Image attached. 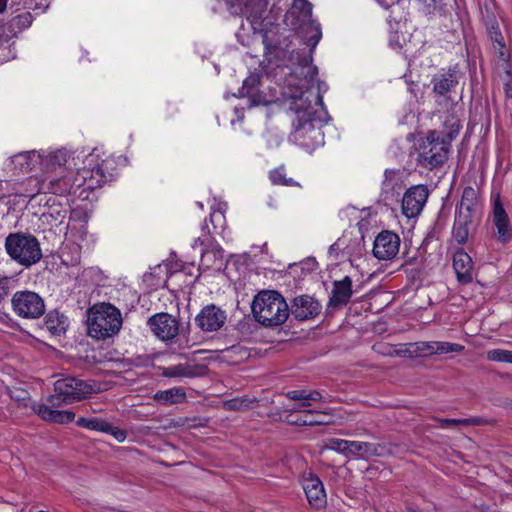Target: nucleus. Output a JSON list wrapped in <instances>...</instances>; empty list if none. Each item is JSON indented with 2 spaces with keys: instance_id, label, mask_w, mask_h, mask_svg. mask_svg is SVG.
Returning a JSON list of instances; mask_svg holds the SVG:
<instances>
[{
  "instance_id": "nucleus-1",
  "label": "nucleus",
  "mask_w": 512,
  "mask_h": 512,
  "mask_svg": "<svg viewBox=\"0 0 512 512\" xmlns=\"http://www.w3.org/2000/svg\"><path fill=\"white\" fill-rule=\"evenodd\" d=\"M312 8L308 0H293L285 16L287 25L298 31L309 52L297 54L296 61L292 55V65L278 66L273 74H250L239 90V96L247 98L250 107L278 101L288 105L295 114L292 136L306 148L324 144L322 127L330 120L323 103L328 86L317 80L318 69L312 64V54L322 38L320 23L312 19Z\"/></svg>"
},
{
  "instance_id": "nucleus-2",
  "label": "nucleus",
  "mask_w": 512,
  "mask_h": 512,
  "mask_svg": "<svg viewBox=\"0 0 512 512\" xmlns=\"http://www.w3.org/2000/svg\"><path fill=\"white\" fill-rule=\"evenodd\" d=\"M116 159L106 155L102 148L90 153L73 156L67 154V161L57 166L56 174L45 181L50 193L63 196L73 195L80 200H89L91 193L110 181L116 167Z\"/></svg>"
},
{
  "instance_id": "nucleus-3",
  "label": "nucleus",
  "mask_w": 512,
  "mask_h": 512,
  "mask_svg": "<svg viewBox=\"0 0 512 512\" xmlns=\"http://www.w3.org/2000/svg\"><path fill=\"white\" fill-rule=\"evenodd\" d=\"M95 381H86L76 377H64L54 383L55 394L50 395L46 403L33 405V411L43 420L58 424L70 423L75 414L69 410H59L62 403H73L100 392Z\"/></svg>"
},
{
  "instance_id": "nucleus-4",
  "label": "nucleus",
  "mask_w": 512,
  "mask_h": 512,
  "mask_svg": "<svg viewBox=\"0 0 512 512\" xmlns=\"http://www.w3.org/2000/svg\"><path fill=\"white\" fill-rule=\"evenodd\" d=\"M67 161V150H31L17 153L9 158L10 165L20 173L41 171L50 173Z\"/></svg>"
},
{
  "instance_id": "nucleus-5",
  "label": "nucleus",
  "mask_w": 512,
  "mask_h": 512,
  "mask_svg": "<svg viewBox=\"0 0 512 512\" xmlns=\"http://www.w3.org/2000/svg\"><path fill=\"white\" fill-rule=\"evenodd\" d=\"M255 319L264 326L274 327L283 324L289 316V307L284 297L272 290L259 292L252 302Z\"/></svg>"
},
{
  "instance_id": "nucleus-6",
  "label": "nucleus",
  "mask_w": 512,
  "mask_h": 512,
  "mask_svg": "<svg viewBox=\"0 0 512 512\" xmlns=\"http://www.w3.org/2000/svg\"><path fill=\"white\" fill-rule=\"evenodd\" d=\"M88 334L95 339L105 340L118 334L122 327V315L110 303H97L88 309Z\"/></svg>"
},
{
  "instance_id": "nucleus-7",
  "label": "nucleus",
  "mask_w": 512,
  "mask_h": 512,
  "mask_svg": "<svg viewBox=\"0 0 512 512\" xmlns=\"http://www.w3.org/2000/svg\"><path fill=\"white\" fill-rule=\"evenodd\" d=\"M450 144L443 131H429L416 142L418 164L428 169L441 166L448 158Z\"/></svg>"
},
{
  "instance_id": "nucleus-8",
  "label": "nucleus",
  "mask_w": 512,
  "mask_h": 512,
  "mask_svg": "<svg viewBox=\"0 0 512 512\" xmlns=\"http://www.w3.org/2000/svg\"><path fill=\"white\" fill-rule=\"evenodd\" d=\"M5 249L14 261L26 267L37 263L42 257L38 240L28 234H9L5 239Z\"/></svg>"
},
{
  "instance_id": "nucleus-9",
  "label": "nucleus",
  "mask_w": 512,
  "mask_h": 512,
  "mask_svg": "<svg viewBox=\"0 0 512 512\" xmlns=\"http://www.w3.org/2000/svg\"><path fill=\"white\" fill-rule=\"evenodd\" d=\"M11 305L14 313L24 319H37L45 313V303L42 297L29 290L17 291Z\"/></svg>"
},
{
  "instance_id": "nucleus-10",
  "label": "nucleus",
  "mask_w": 512,
  "mask_h": 512,
  "mask_svg": "<svg viewBox=\"0 0 512 512\" xmlns=\"http://www.w3.org/2000/svg\"><path fill=\"white\" fill-rule=\"evenodd\" d=\"M47 210L42 214L44 220L51 226L59 228L60 232L68 233L70 229L71 207L69 200L51 197L47 201Z\"/></svg>"
},
{
  "instance_id": "nucleus-11",
  "label": "nucleus",
  "mask_w": 512,
  "mask_h": 512,
  "mask_svg": "<svg viewBox=\"0 0 512 512\" xmlns=\"http://www.w3.org/2000/svg\"><path fill=\"white\" fill-rule=\"evenodd\" d=\"M491 220L497 231V239L508 243L512 239V224L499 194L492 197Z\"/></svg>"
},
{
  "instance_id": "nucleus-12",
  "label": "nucleus",
  "mask_w": 512,
  "mask_h": 512,
  "mask_svg": "<svg viewBox=\"0 0 512 512\" xmlns=\"http://www.w3.org/2000/svg\"><path fill=\"white\" fill-rule=\"evenodd\" d=\"M429 191L427 186L419 184L411 186L402 198V213L407 218L417 217L423 210Z\"/></svg>"
},
{
  "instance_id": "nucleus-13",
  "label": "nucleus",
  "mask_w": 512,
  "mask_h": 512,
  "mask_svg": "<svg viewBox=\"0 0 512 512\" xmlns=\"http://www.w3.org/2000/svg\"><path fill=\"white\" fill-rule=\"evenodd\" d=\"M268 0H246L243 13L254 32H263L272 24L268 15Z\"/></svg>"
},
{
  "instance_id": "nucleus-14",
  "label": "nucleus",
  "mask_w": 512,
  "mask_h": 512,
  "mask_svg": "<svg viewBox=\"0 0 512 512\" xmlns=\"http://www.w3.org/2000/svg\"><path fill=\"white\" fill-rule=\"evenodd\" d=\"M227 319L226 312L221 308L210 304L203 307L195 317V324L204 332L218 331L223 327Z\"/></svg>"
},
{
  "instance_id": "nucleus-15",
  "label": "nucleus",
  "mask_w": 512,
  "mask_h": 512,
  "mask_svg": "<svg viewBox=\"0 0 512 512\" xmlns=\"http://www.w3.org/2000/svg\"><path fill=\"white\" fill-rule=\"evenodd\" d=\"M399 248V236L392 231L385 230L375 238L373 254L379 260H390L398 254Z\"/></svg>"
},
{
  "instance_id": "nucleus-16",
  "label": "nucleus",
  "mask_w": 512,
  "mask_h": 512,
  "mask_svg": "<svg viewBox=\"0 0 512 512\" xmlns=\"http://www.w3.org/2000/svg\"><path fill=\"white\" fill-rule=\"evenodd\" d=\"M148 326L159 339L169 341L179 330L177 320L168 313H158L148 319Z\"/></svg>"
},
{
  "instance_id": "nucleus-17",
  "label": "nucleus",
  "mask_w": 512,
  "mask_h": 512,
  "mask_svg": "<svg viewBox=\"0 0 512 512\" xmlns=\"http://www.w3.org/2000/svg\"><path fill=\"white\" fill-rule=\"evenodd\" d=\"M286 397L295 401V404L288 408L291 413H302L303 415L307 413V416L316 413V410L309 409V407L322 400L320 392L309 390H291L286 393Z\"/></svg>"
},
{
  "instance_id": "nucleus-18",
  "label": "nucleus",
  "mask_w": 512,
  "mask_h": 512,
  "mask_svg": "<svg viewBox=\"0 0 512 512\" xmlns=\"http://www.w3.org/2000/svg\"><path fill=\"white\" fill-rule=\"evenodd\" d=\"M407 173L400 169H386L381 194L384 200L395 199L406 185Z\"/></svg>"
},
{
  "instance_id": "nucleus-19",
  "label": "nucleus",
  "mask_w": 512,
  "mask_h": 512,
  "mask_svg": "<svg viewBox=\"0 0 512 512\" xmlns=\"http://www.w3.org/2000/svg\"><path fill=\"white\" fill-rule=\"evenodd\" d=\"M302 486L309 504L313 508H322L326 505L324 485L318 476L309 474L304 477Z\"/></svg>"
},
{
  "instance_id": "nucleus-20",
  "label": "nucleus",
  "mask_w": 512,
  "mask_h": 512,
  "mask_svg": "<svg viewBox=\"0 0 512 512\" xmlns=\"http://www.w3.org/2000/svg\"><path fill=\"white\" fill-rule=\"evenodd\" d=\"M478 204V193L471 186L464 188L460 205L457 208V222L460 224H469L472 222L474 212Z\"/></svg>"
},
{
  "instance_id": "nucleus-21",
  "label": "nucleus",
  "mask_w": 512,
  "mask_h": 512,
  "mask_svg": "<svg viewBox=\"0 0 512 512\" xmlns=\"http://www.w3.org/2000/svg\"><path fill=\"white\" fill-rule=\"evenodd\" d=\"M453 268L460 283L467 284L473 280V261L465 251L457 250L454 253Z\"/></svg>"
},
{
  "instance_id": "nucleus-22",
  "label": "nucleus",
  "mask_w": 512,
  "mask_h": 512,
  "mask_svg": "<svg viewBox=\"0 0 512 512\" xmlns=\"http://www.w3.org/2000/svg\"><path fill=\"white\" fill-rule=\"evenodd\" d=\"M319 303L310 296H299L293 301L292 315L298 320H306L318 314Z\"/></svg>"
},
{
  "instance_id": "nucleus-23",
  "label": "nucleus",
  "mask_w": 512,
  "mask_h": 512,
  "mask_svg": "<svg viewBox=\"0 0 512 512\" xmlns=\"http://www.w3.org/2000/svg\"><path fill=\"white\" fill-rule=\"evenodd\" d=\"M210 208V222L213 225L215 233L220 235L224 240H230L229 235L225 232V212L227 210V204L214 198L213 202L210 204Z\"/></svg>"
},
{
  "instance_id": "nucleus-24",
  "label": "nucleus",
  "mask_w": 512,
  "mask_h": 512,
  "mask_svg": "<svg viewBox=\"0 0 512 512\" xmlns=\"http://www.w3.org/2000/svg\"><path fill=\"white\" fill-rule=\"evenodd\" d=\"M224 264V251L218 244H211L208 248L201 250V261L199 268L202 270H219Z\"/></svg>"
},
{
  "instance_id": "nucleus-25",
  "label": "nucleus",
  "mask_w": 512,
  "mask_h": 512,
  "mask_svg": "<svg viewBox=\"0 0 512 512\" xmlns=\"http://www.w3.org/2000/svg\"><path fill=\"white\" fill-rule=\"evenodd\" d=\"M15 37L16 34L10 25H0V64L15 58Z\"/></svg>"
},
{
  "instance_id": "nucleus-26",
  "label": "nucleus",
  "mask_w": 512,
  "mask_h": 512,
  "mask_svg": "<svg viewBox=\"0 0 512 512\" xmlns=\"http://www.w3.org/2000/svg\"><path fill=\"white\" fill-rule=\"evenodd\" d=\"M433 90L439 95H445L458 84V72L456 69H449L439 73L432 79Z\"/></svg>"
},
{
  "instance_id": "nucleus-27",
  "label": "nucleus",
  "mask_w": 512,
  "mask_h": 512,
  "mask_svg": "<svg viewBox=\"0 0 512 512\" xmlns=\"http://www.w3.org/2000/svg\"><path fill=\"white\" fill-rule=\"evenodd\" d=\"M406 357H428L435 355V341H420L405 344Z\"/></svg>"
},
{
  "instance_id": "nucleus-28",
  "label": "nucleus",
  "mask_w": 512,
  "mask_h": 512,
  "mask_svg": "<svg viewBox=\"0 0 512 512\" xmlns=\"http://www.w3.org/2000/svg\"><path fill=\"white\" fill-rule=\"evenodd\" d=\"M46 328L54 335L64 333L68 327V319L58 311H51L45 318Z\"/></svg>"
},
{
  "instance_id": "nucleus-29",
  "label": "nucleus",
  "mask_w": 512,
  "mask_h": 512,
  "mask_svg": "<svg viewBox=\"0 0 512 512\" xmlns=\"http://www.w3.org/2000/svg\"><path fill=\"white\" fill-rule=\"evenodd\" d=\"M351 295V280L349 277L346 276L343 280L334 283L332 301L335 304H346Z\"/></svg>"
},
{
  "instance_id": "nucleus-30",
  "label": "nucleus",
  "mask_w": 512,
  "mask_h": 512,
  "mask_svg": "<svg viewBox=\"0 0 512 512\" xmlns=\"http://www.w3.org/2000/svg\"><path fill=\"white\" fill-rule=\"evenodd\" d=\"M185 397L186 394L183 389L174 387L167 390L158 391L155 394L154 399L160 404L168 405L182 402Z\"/></svg>"
},
{
  "instance_id": "nucleus-31",
  "label": "nucleus",
  "mask_w": 512,
  "mask_h": 512,
  "mask_svg": "<svg viewBox=\"0 0 512 512\" xmlns=\"http://www.w3.org/2000/svg\"><path fill=\"white\" fill-rule=\"evenodd\" d=\"M76 424L79 427H82V428H85L88 430L106 433L107 429L109 428L110 422H108L105 419L97 418V417H92V418L80 417L76 421Z\"/></svg>"
},
{
  "instance_id": "nucleus-32",
  "label": "nucleus",
  "mask_w": 512,
  "mask_h": 512,
  "mask_svg": "<svg viewBox=\"0 0 512 512\" xmlns=\"http://www.w3.org/2000/svg\"><path fill=\"white\" fill-rule=\"evenodd\" d=\"M441 131L444 132L445 139L451 143L460 131L459 118L454 114H448L443 122V129Z\"/></svg>"
},
{
  "instance_id": "nucleus-33",
  "label": "nucleus",
  "mask_w": 512,
  "mask_h": 512,
  "mask_svg": "<svg viewBox=\"0 0 512 512\" xmlns=\"http://www.w3.org/2000/svg\"><path fill=\"white\" fill-rule=\"evenodd\" d=\"M375 352L382 354L384 356H402L406 357L403 353L405 351V344L400 345L399 348H396L388 343H377L373 346Z\"/></svg>"
},
{
  "instance_id": "nucleus-34",
  "label": "nucleus",
  "mask_w": 512,
  "mask_h": 512,
  "mask_svg": "<svg viewBox=\"0 0 512 512\" xmlns=\"http://www.w3.org/2000/svg\"><path fill=\"white\" fill-rule=\"evenodd\" d=\"M464 346L458 343L446 341H435V355H443L448 353H461Z\"/></svg>"
},
{
  "instance_id": "nucleus-35",
  "label": "nucleus",
  "mask_w": 512,
  "mask_h": 512,
  "mask_svg": "<svg viewBox=\"0 0 512 512\" xmlns=\"http://www.w3.org/2000/svg\"><path fill=\"white\" fill-rule=\"evenodd\" d=\"M489 361L512 364V351L506 349H492L487 351Z\"/></svg>"
},
{
  "instance_id": "nucleus-36",
  "label": "nucleus",
  "mask_w": 512,
  "mask_h": 512,
  "mask_svg": "<svg viewBox=\"0 0 512 512\" xmlns=\"http://www.w3.org/2000/svg\"><path fill=\"white\" fill-rule=\"evenodd\" d=\"M323 413L316 411L313 415H308L307 413L299 417L298 419L291 420L292 423L296 425H303V426H313V425H322L326 422L320 418Z\"/></svg>"
},
{
  "instance_id": "nucleus-37",
  "label": "nucleus",
  "mask_w": 512,
  "mask_h": 512,
  "mask_svg": "<svg viewBox=\"0 0 512 512\" xmlns=\"http://www.w3.org/2000/svg\"><path fill=\"white\" fill-rule=\"evenodd\" d=\"M269 178L275 185L293 186L296 183L292 178H287L283 168H277L270 172Z\"/></svg>"
},
{
  "instance_id": "nucleus-38",
  "label": "nucleus",
  "mask_w": 512,
  "mask_h": 512,
  "mask_svg": "<svg viewBox=\"0 0 512 512\" xmlns=\"http://www.w3.org/2000/svg\"><path fill=\"white\" fill-rule=\"evenodd\" d=\"M201 236L194 239V241L191 244V247L193 249H196L197 247H201L202 249L208 248L211 245V235L208 228V225L206 222L201 227Z\"/></svg>"
},
{
  "instance_id": "nucleus-39",
  "label": "nucleus",
  "mask_w": 512,
  "mask_h": 512,
  "mask_svg": "<svg viewBox=\"0 0 512 512\" xmlns=\"http://www.w3.org/2000/svg\"><path fill=\"white\" fill-rule=\"evenodd\" d=\"M368 444L360 441L347 440V455L346 456H362L367 453Z\"/></svg>"
},
{
  "instance_id": "nucleus-40",
  "label": "nucleus",
  "mask_w": 512,
  "mask_h": 512,
  "mask_svg": "<svg viewBox=\"0 0 512 512\" xmlns=\"http://www.w3.org/2000/svg\"><path fill=\"white\" fill-rule=\"evenodd\" d=\"M325 448L328 450H333L338 453L347 455V440L344 439H329L327 443L325 444Z\"/></svg>"
},
{
  "instance_id": "nucleus-41",
  "label": "nucleus",
  "mask_w": 512,
  "mask_h": 512,
  "mask_svg": "<svg viewBox=\"0 0 512 512\" xmlns=\"http://www.w3.org/2000/svg\"><path fill=\"white\" fill-rule=\"evenodd\" d=\"M491 39L498 45L500 58L503 59L504 61H507L508 55H506L503 51L505 47V42L501 35V32L498 29H494L493 31H491Z\"/></svg>"
},
{
  "instance_id": "nucleus-42",
  "label": "nucleus",
  "mask_w": 512,
  "mask_h": 512,
  "mask_svg": "<svg viewBox=\"0 0 512 512\" xmlns=\"http://www.w3.org/2000/svg\"><path fill=\"white\" fill-rule=\"evenodd\" d=\"M468 224H460L457 222V216H455V224H454V227H453V234L456 238V240L459 242V243H463L466 241L467 237H468V231L466 229V226Z\"/></svg>"
},
{
  "instance_id": "nucleus-43",
  "label": "nucleus",
  "mask_w": 512,
  "mask_h": 512,
  "mask_svg": "<svg viewBox=\"0 0 512 512\" xmlns=\"http://www.w3.org/2000/svg\"><path fill=\"white\" fill-rule=\"evenodd\" d=\"M106 434H110L120 443L124 442L127 438V432L125 430L116 427L111 423L109 424V428L107 429Z\"/></svg>"
},
{
  "instance_id": "nucleus-44",
  "label": "nucleus",
  "mask_w": 512,
  "mask_h": 512,
  "mask_svg": "<svg viewBox=\"0 0 512 512\" xmlns=\"http://www.w3.org/2000/svg\"><path fill=\"white\" fill-rule=\"evenodd\" d=\"M439 426L442 428L449 427L451 425H458V424H474L476 423V420L474 419H440L438 420Z\"/></svg>"
},
{
  "instance_id": "nucleus-45",
  "label": "nucleus",
  "mask_w": 512,
  "mask_h": 512,
  "mask_svg": "<svg viewBox=\"0 0 512 512\" xmlns=\"http://www.w3.org/2000/svg\"><path fill=\"white\" fill-rule=\"evenodd\" d=\"M11 279L7 276H0V302L9 294Z\"/></svg>"
},
{
  "instance_id": "nucleus-46",
  "label": "nucleus",
  "mask_w": 512,
  "mask_h": 512,
  "mask_svg": "<svg viewBox=\"0 0 512 512\" xmlns=\"http://www.w3.org/2000/svg\"><path fill=\"white\" fill-rule=\"evenodd\" d=\"M347 238L344 236L342 238H339L333 245L330 247V251L334 250H343V253L346 255H350L352 253V250L350 247L346 246Z\"/></svg>"
},
{
  "instance_id": "nucleus-47",
  "label": "nucleus",
  "mask_w": 512,
  "mask_h": 512,
  "mask_svg": "<svg viewBox=\"0 0 512 512\" xmlns=\"http://www.w3.org/2000/svg\"><path fill=\"white\" fill-rule=\"evenodd\" d=\"M229 409H242L248 406V401L246 399L235 398L230 401H227L226 404Z\"/></svg>"
},
{
  "instance_id": "nucleus-48",
  "label": "nucleus",
  "mask_w": 512,
  "mask_h": 512,
  "mask_svg": "<svg viewBox=\"0 0 512 512\" xmlns=\"http://www.w3.org/2000/svg\"><path fill=\"white\" fill-rule=\"evenodd\" d=\"M419 1L422 2L424 4V6L426 7L427 13L433 12L434 10L439 8L443 3V0H419Z\"/></svg>"
},
{
  "instance_id": "nucleus-49",
  "label": "nucleus",
  "mask_w": 512,
  "mask_h": 512,
  "mask_svg": "<svg viewBox=\"0 0 512 512\" xmlns=\"http://www.w3.org/2000/svg\"><path fill=\"white\" fill-rule=\"evenodd\" d=\"M505 74H506L505 82H504L505 93H506L507 97L512 99V72L510 69H507Z\"/></svg>"
},
{
  "instance_id": "nucleus-50",
  "label": "nucleus",
  "mask_w": 512,
  "mask_h": 512,
  "mask_svg": "<svg viewBox=\"0 0 512 512\" xmlns=\"http://www.w3.org/2000/svg\"><path fill=\"white\" fill-rule=\"evenodd\" d=\"M10 396L17 401H25L28 398V392L16 389L14 391H10Z\"/></svg>"
},
{
  "instance_id": "nucleus-51",
  "label": "nucleus",
  "mask_w": 512,
  "mask_h": 512,
  "mask_svg": "<svg viewBox=\"0 0 512 512\" xmlns=\"http://www.w3.org/2000/svg\"><path fill=\"white\" fill-rule=\"evenodd\" d=\"M7 7V0H0V13L4 12Z\"/></svg>"
},
{
  "instance_id": "nucleus-52",
  "label": "nucleus",
  "mask_w": 512,
  "mask_h": 512,
  "mask_svg": "<svg viewBox=\"0 0 512 512\" xmlns=\"http://www.w3.org/2000/svg\"><path fill=\"white\" fill-rule=\"evenodd\" d=\"M235 114L238 120H241L243 118V112L240 109L235 108Z\"/></svg>"
},
{
  "instance_id": "nucleus-53",
  "label": "nucleus",
  "mask_w": 512,
  "mask_h": 512,
  "mask_svg": "<svg viewBox=\"0 0 512 512\" xmlns=\"http://www.w3.org/2000/svg\"><path fill=\"white\" fill-rule=\"evenodd\" d=\"M376 1H377V2L379 3V5H381L382 7L387 8V7L389 6V3H388V1H387V0H376Z\"/></svg>"
},
{
  "instance_id": "nucleus-54",
  "label": "nucleus",
  "mask_w": 512,
  "mask_h": 512,
  "mask_svg": "<svg viewBox=\"0 0 512 512\" xmlns=\"http://www.w3.org/2000/svg\"><path fill=\"white\" fill-rule=\"evenodd\" d=\"M197 205L201 210L204 209V204L202 202H197Z\"/></svg>"
},
{
  "instance_id": "nucleus-55",
  "label": "nucleus",
  "mask_w": 512,
  "mask_h": 512,
  "mask_svg": "<svg viewBox=\"0 0 512 512\" xmlns=\"http://www.w3.org/2000/svg\"><path fill=\"white\" fill-rule=\"evenodd\" d=\"M179 269H180V268H178V267H175V268H174V267H171V271H172V272H177Z\"/></svg>"
},
{
  "instance_id": "nucleus-56",
  "label": "nucleus",
  "mask_w": 512,
  "mask_h": 512,
  "mask_svg": "<svg viewBox=\"0 0 512 512\" xmlns=\"http://www.w3.org/2000/svg\"><path fill=\"white\" fill-rule=\"evenodd\" d=\"M167 375L175 376V373H167Z\"/></svg>"
}]
</instances>
